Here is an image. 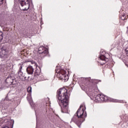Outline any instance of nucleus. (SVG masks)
<instances>
[{
    "label": "nucleus",
    "instance_id": "obj_25",
    "mask_svg": "<svg viewBox=\"0 0 128 128\" xmlns=\"http://www.w3.org/2000/svg\"><path fill=\"white\" fill-rule=\"evenodd\" d=\"M0 72H2V70H0Z\"/></svg>",
    "mask_w": 128,
    "mask_h": 128
},
{
    "label": "nucleus",
    "instance_id": "obj_16",
    "mask_svg": "<svg viewBox=\"0 0 128 128\" xmlns=\"http://www.w3.org/2000/svg\"><path fill=\"white\" fill-rule=\"evenodd\" d=\"M126 15L124 14L122 16H121V20H126Z\"/></svg>",
    "mask_w": 128,
    "mask_h": 128
},
{
    "label": "nucleus",
    "instance_id": "obj_3",
    "mask_svg": "<svg viewBox=\"0 0 128 128\" xmlns=\"http://www.w3.org/2000/svg\"><path fill=\"white\" fill-rule=\"evenodd\" d=\"M56 72L58 74L57 76L60 80H64V82H67L68 80V77L66 74V72L64 70L58 69V67L56 68Z\"/></svg>",
    "mask_w": 128,
    "mask_h": 128
},
{
    "label": "nucleus",
    "instance_id": "obj_7",
    "mask_svg": "<svg viewBox=\"0 0 128 128\" xmlns=\"http://www.w3.org/2000/svg\"><path fill=\"white\" fill-rule=\"evenodd\" d=\"M1 54L3 56H6L8 54V47L6 46H3L1 48Z\"/></svg>",
    "mask_w": 128,
    "mask_h": 128
},
{
    "label": "nucleus",
    "instance_id": "obj_22",
    "mask_svg": "<svg viewBox=\"0 0 128 128\" xmlns=\"http://www.w3.org/2000/svg\"><path fill=\"white\" fill-rule=\"evenodd\" d=\"M2 128H9L8 126H4Z\"/></svg>",
    "mask_w": 128,
    "mask_h": 128
},
{
    "label": "nucleus",
    "instance_id": "obj_11",
    "mask_svg": "<svg viewBox=\"0 0 128 128\" xmlns=\"http://www.w3.org/2000/svg\"><path fill=\"white\" fill-rule=\"evenodd\" d=\"M34 69L32 68V66H29L26 68V72L28 74H34Z\"/></svg>",
    "mask_w": 128,
    "mask_h": 128
},
{
    "label": "nucleus",
    "instance_id": "obj_2",
    "mask_svg": "<svg viewBox=\"0 0 128 128\" xmlns=\"http://www.w3.org/2000/svg\"><path fill=\"white\" fill-rule=\"evenodd\" d=\"M82 106H80L76 114L72 118V122L76 124L78 128H80V125L86 119L84 118H86V112L84 113V110H82Z\"/></svg>",
    "mask_w": 128,
    "mask_h": 128
},
{
    "label": "nucleus",
    "instance_id": "obj_9",
    "mask_svg": "<svg viewBox=\"0 0 128 128\" xmlns=\"http://www.w3.org/2000/svg\"><path fill=\"white\" fill-rule=\"evenodd\" d=\"M6 84H12L14 82V78H12V76H8L6 80Z\"/></svg>",
    "mask_w": 128,
    "mask_h": 128
},
{
    "label": "nucleus",
    "instance_id": "obj_6",
    "mask_svg": "<svg viewBox=\"0 0 128 128\" xmlns=\"http://www.w3.org/2000/svg\"><path fill=\"white\" fill-rule=\"evenodd\" d=\"M48 49L44 46H40L38 48V56L41 58H44V56H46L48 54Z\"/></svg>",
    "mask_w": 128,
    "mask_h": 128
},
{
    "label": "nucleus",
    "instance_id": "obj_15",
    "mask_svg": "<svg viewBox=\"0 0 128 128\" xmlns=\"http://www.w3.org/2000/svg\"><path fill=\"white\" fill-rule=\"evenodd\" d=\"M27 92H28L29 94H32V86H29L27 88Z\"/></svg>",
    "mask_w": 128,
    "mask_h": 128
},
{
    "label": "nucleus",
    "instance_id": "obj_4",
    "mask_svg": "<svg viewBox=\"0 0 128 128\" xmlns=\"http://www.w3.org/2000/svg\"><path fill=\"white\" fill-rule=\"evenodd\" d=\"M32 2V0H18L19 6L22 7V10L26 11L30 8V4Z\"/></svg>",
    "mask_w": 128,
    "mask_h": 128
},
{
    "label": "nucleus",
    "instance_id": "obj_10",
    "mask_svg": "<svg viewBox=\"0 0 128 128\" xmlns=\"http://www.w3.org/2000/svg\"><path fill=\"white\" fill-rule=\"evenodd\" d=\"M18 66H20L18 72V76H24V73L22 72V66H24V64H19Z\"/></svg>",
    "mask_w": 128,
    "mask_h": 128
},
{
    "label": "nucleus",
    "instance_id": "obj_13",
    "mask_svg": "<svg viewBox=\"0 0 128 128\" xmlns=\"http://www.w3.org/2000/svg\"><path fill=\"white\" fill-rule=\"evenodd\" d=\"M108 100V96L102 95V102H106Z\"/></svg>",
    "mask_w": 128,
    "mask_h": 128
},
{
    "label": "nucleus",
    "instance_id": "obj_1",
    "mask_svg": "<svg viewBox=\"0 0 128 128\" xmlns=\"http://www.w3.org/2000/svg\"><path fill=\"white\" fill-rule=\"evenodd\" d=\"M68 90L65 88H61L57 91L56 98L58 100L59 106L61 108V112L66 114L68 112Z\"/></svg>",
    "mask_w": 128,
    "mask_h": 128
},
{
    "label": "nucleus",
    "instance_id": "obj_27",
    "mask_svg": "<svg viewBox=\"0 0 128 128\" xmlns=\"http://www.w3.org/2000/svg\"><path fill=\"white\" fill-rule=\"evenodd\" d=\"M0 68H2V66H0Z\"/></svg>",
    "mask_w": 128,
    "mask_h": 128
},
{
    "label": "nucleus",
    "instance_id": "obj_18",
    "mask_svg": "<svg viewBox=\"0 0 128 128\" xmlns=\"http://www.w3.org/2000/svg\"><path fill=\"white\" fill-rule=\"evenodd\" d=\"M31 62L32 64H34V66H36V62H34V60L26 62Z\"/></svg>",
    "mask_w": 128,
    "mask_h": 128
},
{
    "label": "nucleus",
    "instance_id": "obj_24",
    "mask_svg": "<svg viewBox=\"0 0 128 128\" xmlns=\"http://www.w3.org/2000/svg\"><path fill=\"white\" fill-rule=\"evenodd\" d=\"M96 92H98V90H96Z\"/></svg>",
    "mask_w": 128,
    "mask_h": 128
},
{
    "label": "nucleus",
    "instance_id": "obj_17",
    "mask_svg": "<svg viewBox=\"0 0 128 128\" xmlns=\"http://www.w3.org/2000/svg\"><path fill=\"white\" fill-rule=\"evenodd\" d=\"M21 36H22L23 38H26V36H28V33L24 34H21Z\"/></svg>",
    "mask_w": 128,
    "mask_h": 128
},
{
    "label": "nucleus",
    "instance_id": "obj_5",
    "mask_svg": "<svg viewBox=\"0 0 128 128\" xmlns=\"http://www.w3.org/2000/svg\"><path fill=\"white\" fill-rule=\"evenodd\" d=\"M106 54L104 52H100V56H99L100 61L99 62L102 66H104L108 60V58H106Z\"/></svg>",
    "mask_w": 128,
    "mask_h": 128
},
{
    "label": "nucleus",
    "instance_id": "obj_8",
    "mask_svg": "<svg viewBox=\"0 0 128 128\" xmlns=\"http://www.w3.org/2000/svg\"><path fill=\"white\" fill-rule=\"evenodd\" d=\"M26 99L28 102H29L30 104L32 106H34V101H32V94H30L27 95Z\"/></svg>",
    "mask_w": 128,
    "mask_h": 128
},
{
    "label": "nucleus",
    "instance_id": "obj_19",
    "mask_svg": "<svg viewBox=\"0 0 128 128\" xmlns=\"http://www.w3.org/2000/svg\"><path fill=\"white\" fill-rule=\"evenodd\" d=\"M4 4V0H0V6Z\"/></svg>",
    "mask_w": 128,
    "mask_h": 128
},
{
    "label": "nucleus",
    "instance_id": "obj_21",
    "mask_svg": "<svg viewBox=\"0 0 128 128\" xmlns=\"http://www.w3.org/2000/svg\"><path fill=\"white\" fill-rule=\"evenodd\" d=\"M86 80H89L90 81V78H86Z\"/></svg>",
    "mask_w": 128,
    "mask_h": 128
},
{
    "label": "nucleus",
    "instance_id": "obj_20",
    "mask_svg": "<svg viewBox=\"0 0 128 128\" xmlns=\"http://www.w3.org/2000/svg\"><path fill=\"white\" fill-rule=\"evenodd\" d=\"M112 102H118V100H112Z\"/></svg>",
    "mask_w": 128,
    "mask_h": 128
},
{
    "label": "nucleus",
    "instance_id": "obj_12",
    "mask_svg": "<svg viewBox=\"0 0 128 128\" xmlns=\"http://www.w3.org/2000/svg\"><path fill=\"white\" fill-rule=\"evenodd\" d=\"M102 95L100 94H98L96 97V100L98 102L102 101Z\"/></svg>",
    "mask_w": 128,
    "mask_h": 128
},
{
    "label": "nucleus",
    "instance_id": "obj_26",
    "mask_svg": "<svg viewBox=\"0 0 128 128\" xmlns=\"http://www.w3.org/2000/svg\"><path fill=\"white\" fill-rule=\"evenodd\" d=\"M30 78V76H28V78Z\"/></svg>",
    "mask_w": 128,
    "mask_h": 128
},
{
    "label": "nucleus",
    "instance_id": "obj_23",
    "mask_svg": "<svg viewBox=\"0 0 128 128\" xmlns=\"http://www.w3.org/2000/svg\"><path fill=\"white\" fill-rule=\"evenodd\" d=\"M5 100H8V98L6 97L5 98Z\"/></svg>",
    "mask_w": 128,
    "mask_h": 128
},
{
    "label": "nucleus",
    "instance_id": "obj_14",
    "mask_svg": "<svg viewBox=\"0 0 128 128\" xmlns=\"http://www.w3.org/2000/svg\"><path fill=\"white\" fill-rule=\"evenodd\" d=\"M4 39V34L2 31H0V42H2Z\"/></svg>",
    "mask_w": 128,
    "mask_h": 128
}]
</instances>
